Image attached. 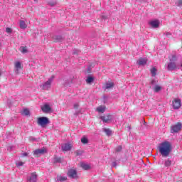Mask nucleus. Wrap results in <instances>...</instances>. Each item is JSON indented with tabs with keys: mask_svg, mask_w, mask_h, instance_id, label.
Masks as SVG:
<instances>
[{
	"mask_svg": "<svg viewBox=\"0 0 182 182\" xmlns=\"http://www.w3.org/2000/svg\"><path fill=\"white\" fill-rule=\"evenodd\" d=\"M175 4L177 6H180L182 4V0H176Z\"/></svg>",
	"mask_w": 182,
	"mask_h": 182,
	"instance_id": "nucleus-30",
	"label": "nucleus"
},
{
	"mask_svg": "<svg viewBox=\"0 0 182 182\" xmlns=\"http://www.w3.org/2000/svg\"><path fill=\"white\" fill-rule=\"evenodd\" d=\"M172 107L175 109H180V107H181V100L179 98L173 99L172 101Z\"/></svg>",
	"mask_w": 182,
	"mask_h": 182,
	"instance_id": "nucleus-7",
	"label": "nucleus"
},
{
	"mask_svg": "<svg viewBox=\"0 0 182 182\" xmlns=\"http://www.w3.org/2000/svg\"><path fill=\"white\" fill-rule=\"evenodd\" d=\"M180 130H181V123L180 122L175 125H173L171 129V133H178Z\"/></svg>",
	"mask_w": 182,
	"mask_h": 182,
	"instance_id": "nucleus-11",
	"label": "nucleus"
},
{
	"mask_svg": "<svg viewBox=\"0 0 182 182\" xmlns=\"http://www.w3.org/2000/svg\"><path fill=\"white\" fill-rule=\"evenodd\" d=\"M1 75H2V73H1V70H0V76H1Z\"/></svg>",
	"mask_w": 182,
	"mask_h": 182,
	"instance_id": "nucleus-40",
	"label": "nucleus"
},
{
	"mask_svg": "<svg viewBox=\"0 0 182 182\" xmlns=\"http://www.w3.org/2000/svg\"><path fill=\"white\" fill-rule=\"evenodd\" d=\"M113 87H114V82L112 81L106 82L103 87L104 90H109V89H113Z\"/></svg>",
	"mask_w": 182,
	"mask_h": 182,
	"instance_id": "nucleus-13",
	"label": "nucleus"
},
{
	"mask_svg": "<svg viewBox=\"0 0 182 182\" xmlns=\"http://www.w3.org/2000/svg\"><path fill=\"white\" fill-rule=\"evenodd\" d=\"M54 163H60V158H54Z\"/></svg>",
	"mask_w": 182,
	"mask_h": 182,
	"instance_id": "nucleus-32",
	"label": "nucleus"
},
{
	"mask_svg": "<svg viewBox=\"0 0 182 182\" xmlns=\"http://www.w3.org/2000/svg\"><path fill=\"white\" fill-rule=\"evenodd\" d=\"M38 181V175L36 173H31L27 178V182H36Z\"/></svg>",
	"mask_w": 182,
	"mask_h": 182,
	"instance_id": "nucleus-9",
	"label": "nucleus"
},
{
	"mask_svg": "<svg viewBox=\"0 0 182 182\" xmlns=\"http://www.w3.org/2000/svg\"><path fill=\"white\" fill-rule=\"evenodd\" d=\"M74 109H77L79 107V104L78 103H75L73 105Z\"/></svg>",
	"mask_w": 182,
	"mask_h": 182,
	"instance_id": "nucleus-35",
	"label": "nucleus"
},
{
	"mask_svg": "<svg viewBox=\"0 0 182 182\" xmlns=\"http://www.w3.org/2000/svg\"><path fill=\"white\" fill-rule=\"evenodd\" d=\"M68 178L65 176H58L55 178V181L57 182H63V181H66Z\"/></svg>",
	"mask_w": 182,
	"mask_h": 182,
	"instance_id": "nucleus-19",
	"label": "nucleus"
},
{
	"mask_svg": "<svg viewBox=\"0 0 182 182\" xmlns=\"http://www.w3.org/2000/svg\"><path fill=\"white\" fill-rule=\"evenodd\" d=\"M19 26L21 29H26V28H28V24L26 23V22H25V21L20 20Z\"/></svg>",
	"mask_w": 182,
	"mask_h": 182,
	"instance_id": "nucleus-17",
	"label": "nucleus"
},
{
	"mask_svg": "<svg viewBox=\"0 0 182 182\" xmlns=\"http://www.w3.org/2000/svg\"><path fill=\"white\" fill-rule=\"evenodd\" d=\"M45 153H48V149H46V148H42L41 149L33 151L34 156H37V157L42 156V154H45Z\"/></svg>",
	"mask_w": 182,
	"mask_h": 182,
	"instance_id": "nucleus-10",
	"label": "nucleus"
},
{
	"mask_svg": "<svg viewBox=\"0 0 182 182\" xmlns=\"http://www.w3.org/2000/svg\"><path fill=\"white\" fill-rule=\"evenodd\" d=\"M68 176L70 178H77V172L75 169H70L68 172Z\"/></svg>",
	"mask_w": 182,
	"mask_h": 182,
	"instance_id": "nucleus-14",
	"label": "nucleus"
},
{
	"mask_svg": "<svg viewBox=\"0 0 182 182\" xmlns=\"http://www.w3.org/2000/svg\"><path fill=\"white\" fill-rule=\"evenodd\" d=\"M116 166H117V164H116V162H113V163H112V167H116Z\"/></svg>",
	"mask_w": 182,
	"mask_h": 182,
	"instance_id": "nucleus-37",
	"label": "nucleus"
},
{
	"mask_svg": "<svg viewBox=\"0 0 182 182\" xmlns=\"http://www.w3.org/2000/svg\"><path fill=\"white\" fill-rule=\"evenodd\" d=\"M23 156H28V154L27 153H24V154H23Z\"/></svg>",
	"mask_w": 182,
	"mask_h": 182,
	"instance_id": "nucleus-38",
	"label": "nucleus"
},
{
	"mask_svg": "<svg viewBox=\"0 0 182 182\" xmlns=\"http://www.w3.org/2000/svg\"><path fill=\"white\" fill-rule=\"evenodd\" d=\"M137 63L140 65V66H144V65H146V63H147V58H141L138 60Z\"/></svg>",
	"mask_w": 182,
	"mask_h": 182,
	"instance_id": "nucleus-16",
	"label": "nucleus"
},
{
	"mask_svg": "<svg viewBox=\"0 0 182 182\" xmlns=\"http://www.w3.org/2000/svg\"><path fill=\"white\" fill-rule=\"evenodd\" d=\"M101 119L105 123H110L112 122V120H113V116H112V115L102 116V117H101Z\"/></svg>",
	"mask_w": 182,
	"mask_h": 182,
	"instance_id": "nucleus-15",
	"label": "nucleus"
},
{
	"mask_svg": "<svg viewBox=\"0 0 182 182\" xmlns=\"http://www.w3.org/2000/svg\"><path fill=\"white\" fill-rule=\"evenodd\" d=\"M158 149L161 156H163L164 157H167L170 155V153H171V150H173V146H171V142L164 141L159 144Z\"/></svg>",
	"mask_w": 182,
	"mask_h": 182,
	"instance_id": "nucleus-1",
	"label": "nucleus"
},
{
	"mask_svg": "<svg viewBox=\"0 0 182 182\" xmlns=\"http://www.w3.org/2000/svg\"><path fill=\"white\" fill-rule=\"evenodd\" d=\"M55 80V75H52L50 77L47 81L43 82L40 85L41 89L43 90H49L52 86V83L53 82V80Z\"/></svg>",
	"mask_w": 182,
	"mask_h": 182,
	"instance_id": "nucleus-2",
	"label": "nucleus"
},
{
	"mask_svg": "<svg viewBox=\"0 0 182 182\" xmlns=\"http://www.w3.org/2000/svg\"><path fill=\"white\" fill-rule=\"evenodd\" d=\"M122 151V146H119L117 148V151Z\"/></svg>",
	"mask_w": 182,
	"mask_h": 182,
	"instance_id": "nucleus-36",
	"label": "nucleus"
},
{
	"mask_svg": "<svg viewBox=\"0 0 182 182\" xmlns=\"http://www.w3.org/2000/svg\"><path fill=\"white\" fill-rule=\"evenodd\" d=\"M23 65L21 61L16 60L14 62V72L16 75H19V72L22 70Z\"/></svg>",
	"mask_w": 182,
	"mask_h": 182,
	"instance_id": "nucleus-5",
	"label": "nucleus"
},
{
	"mask_svg": "<svg viewBox=\"0 0 182 182\" xmlns=\"http://www.w3.org/2000/svg\"><path fill=\"white\" fill-rule=\"evenodd\" d=\"M164 164L166 167H170V166H171V161H170V159H166L165 160Z\"/></svg>",
	"mask_w": 182,
	"mask_h": 182,
	"instance_id": "nucleus-28",
	"label": "nucleus"
},
{
	"mask_svg": "<svg viewBox=\"0 0 182 182\" xmlns=\"http://www.w3.org/2000/svg\"><path fill=\"white\" fill-rule=\"evenodd\" d=\"M104 132L106 133L107 136L112 134V131L109 129H104Z\"/></svg>",
	"mask_w": 182,
	"mask_h": 182,
	"instance_id": "nucleus-29",
	"label": "nucleus"
},
{
	"mask_svg": "<svg viewBox=\"0 0 182 182\" xmlns=\"http://www.w3.org/2000/svg\"><path fill=\"white\" fill-rule=\"evenodd\" d=\"M20 50L21 52V53H28V48L26 47H21L20 48Z\"/></svg>",
	"mask_w": 182,
	"mask_h": 182,
	"instance_id": "nucleus-24",
	"label": "nucleus"
},
{
	"mask_svg": "<svg viewBox=\"0 0 182 182\" xmlns=\"http://www.w3.org/2000/svg\"><path fill=\"white\" fill-rule=\"evenodd\" d=\"M41 110L43 112V113H52V112H53V109H52V105L48 103L44 104L41 107Z\"/></svg>",
	"mask_w": 182,
	"mask_h": 182,
	"instance_id": "nucleus-6",
	"label": "nucleus"
},
{
	"mask_svg": "<svg viewBox=\"0 0 182 182\" xmlns=\"http://www.w3.org/2000/svg\"><path fill=\"white\" fill-rule=\"evenodd\" d=\"M151 83H152V84L154 83L153 81L151 82Z\"/></svg>",
	"mask_w": 182,
	"mask_h": 182,
	"instance_id": "nucleus-42",
	"label": "nucleus"
},
{
	"mask_svg": "<svg viewBox=\"0 0 182 182\" xmlns=\"http://www.w3.org/2000/svg\"><path fill=\"white\" fill-rule=\"evenodd\" d=\"M96 110L97 112H98V113H105V112L106 111V107L101 105L97 107Z\"/></svg>",
	"mask_w": 182,
	"mask_h": 182,
	"instance_id": "nucleus-20",
	"label": "nucleus"
},
{
	"mask_svg": "<svg viewBox=\"0 0 182 182\" xmlns=\"http://www.w3.org/2000/svg\"><path fill=\"white\" fill-rule=\"evenodd\" d=\"M22 114H23V116H29V114H30L29 109H24L22 112Z\"/></svg>",
	"mask_w": 182,
	"mask_h": 182,
	"instance_id": "nucleus-23",
	"label": "nucleus"
},
{
	"mask_svg": "<svg viewBox=\"0 0 182 182\" xmlns=\"http://www.w3.org/2000/svg\"><path fill=\"white\" fill-rule=\"evenodd\" d=\"M81 167L84 170H90V165L86 164V163H81Z\"/></svg>",
	"mask_w": 182,
	"mask_h": 182,
	"instance_id": "nucleus-21",
	"label": "nucleus"
},
{
	"mask_svg": "<svg viewBox=\"0 0 182 182\" xmlns=\"http://www.w3.org/2000/svg\"><path fill=\"white\" fill-rule=\"evenodd\" d=\"M160 90H161V87L160 85H156L154 88V91L156 93L160 92Z\"/></svg>",
	"mask_w": 182,
	"mask_h": 182,
	"instance_id": "nucleus-27",
	"label": "nucleus"
},
{
	"mask_svg": "<svg viewBox=\"0 0 182 182\" xmlns=\"http://www.w3.org/2000/svg\"><path fill=\"white\" fill-rule=\"evenodd\" d=\"M81 143H82V144H87V143H89V139H87V137L83 136L81 139Z\"/></svg>",
	"mask_w": 182,
	"mask_h": 182,
	"instance_id": "nucleus-22",
	"label": "nucleus"
},
{
	"mask_svg": "<svg viewBox=\"0 0 182 182\" xmlns=\"http://www.w3.org/2000/svg\"><path fill=\"white\" fill-rule=\"evenodd\" d=\"M166 35H171L170 33H167Z\"/></svg>",
	"mask_w": 182,
	"mask_h": 182,
	"instance_id": "nucleus-39",
	"label": "nucleus"
},
{
	"mask_svg": "<svg viewBox=\"0 0 182 182\" xmlns=\"http://www.w3.org/2000/svg\"><path fill=\"white\" fill-rule=\"evenodd\" d=\"M50 36L54 42H60L62 41V36L51 35Z\"/></svg>",
	"mask_w": 182,
	"mask_h": 182,
	"instance_id": "nucleus-18",
	"label": "nucleus"
},
{
	"mask_svg": "<svg viewBox=\"0 0 182 182\" xmlns=\"http://www.w3.org/2000/svg\"><path fill=\"white\" fill-rule=\"evenodd\" d=\"M149 25L151 28H157L160 26V21L159 20H151Z\"/></svg>",
	"mask_w": 182,
	"mask_h": 182,
	"instance_id": "nucleus-12",
	"label": "nucleus"
},
{
	"mask_svg": "<svg viewBox=\"0 0 182 182\" xmlns=\"http://www.w3.org/2000/svg\"><path fill=\"white\" fill-rule=\"evenodd\" d=\"M151 73L152 75V76H156V73H157V69H156V68H152L151 69Z\"/></svg>",
	"mask_w": 182,
	"mask_h": 182,
	"instance_id": "nucleus-25",
	"label": "nucleus"
},
{
	"mask_svg": "<svg viewBox=\"0 0 182 182\" xmlns=\"http://www.w3.org/2000/svg\"><path fill=\"white\" fill-rule=\"evenodd\" d=\"M37 123L38 126L45 128L46 126H48V124H49V123H50V122L49 121V118L46 117H41L38 118Z\"/></svg>",
	"mask_w": 182,
	"mask_h": 182,
	"instance_id": "nucleus-3",
	"label": "nucleus"
},
{
	"mask_svg": "<svg viewBox=\"0 0 182 182\" xmlns=\"http://www.w3.org/2000/svg\"><path fill=\"white\" fill-rule=\"evenodd\" d=\"M73 147V143L69 142L65 143L62 145L61 149L63 151H69L70 150H72V148Z\"/></svg>",
	"mask_w": 182,
	"mask_h": 182,
	"instance_id": "nucleus-8",
	"label": "nucleus"
},
{
	"mask_svg": "<svg viewBox=\"0 0 182 182\" xmlns=\"http://www.w3.org/2000/svg\"><path fill=\"white\" fill-rule=\"evenodd\" d=\"M176 60H177V58L175 55L170 58V63L168 64V70H174L177 68Z\"/></svg>",
	"mask_w": 182,
	"mask_h": 182,
	"instance_id": "nucleus-4",
	"label": "nucleus"
},
{
	"mask_svg": "<svg viewBox=\"0 0 182 182\" xmlns=\"http://www.w3.org/2000/svg\"><path fill=\"white\" fill-rule=\"evenodd\" d=\"M6 33H12V28H6Z\"/></svg>",
	"mask_w": 182,
	"mask_h": 182,
	"instance_id": "nucleus-31",
	"label": "nucleus"
},
{
	"mask_svg": "<svg viewBox=\"0 0 182 182\" xmlns=\"http://www.w3.org/2000/svg\"><path fill=\"white\" fill-rule=\"evenodd\" d=\"M16 166L21 167V166H23V163L22 161L17 162Z\"/></svg>",
	"mask_w": 182,
	"mask_h": 182,
	"instance_id": "nucleus-33",
	"label": "nucleus"
},
{
	"mask_svg": "<svg viewBox=\"0 0 182 182\" xmlns=\"http://www.w3.org/2000/svg\"><path fill=\"white\" fill-rule=\"evenodd\" d=\"M49 5H50V6H55V5H56V1L50 2V3L49 4Z\"/></svg>",
	"mask_w": 182,
	"mask_h": 182,
	"instance_id": "nucleus-34",
	"label": "nucleus"
},
{
	"mask_svg": "<svg viewBox=\"0 0 182 182\" xmlns=\"http://www.w3.org/2000/svg\"><path fill=\"white\" fill-rule=\"evenodd\" d=\"M35 1H38V0H34Z\"/></svg>",
	"mask_w": 182,
	"mask_h": 182,
	"instance_id": "nucleus-41",
	"label": "nucleus"
},
{
	"mask_svg": "<svg viewBox=\"0 0 182 182\" xmlns=\"http://www.w3.org/2000/svg\"><path fill=\"white\" fill-rule=\"evenodd\" d=\"M95 79L93 78V77H87V79H86V82L88 83V84H90L92 83V82H93Z\"/></svg>",
	"mask_w": 182,
	"mask_h": 182,
	"instance_id": "nucleus-26",
	"label": "nucleus"
}]
</instances>
